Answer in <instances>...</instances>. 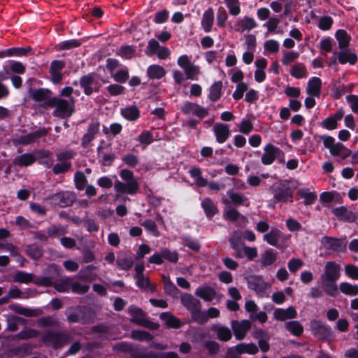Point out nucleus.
Listing matches in <instances>:
<instances>
[{"instance_id":"e2e57ef3","label":"nucleus","mask_w":358,"mask_h":358,"mask_svg":"<svg viewBox=\"0 0 358 358\" xmlns=\"http://www.w3.org/2000/svg\"><path fill=\"white\" fill-rule=\"evenodd\" d=\"M298 193L301 198L304 199V203L306 205L312 204L317 198L315 194L313 192H310L307 189H301Z\"/></svg>"},{"instance_id":"f3484780","label":"nucleus","mask_w":358,"mask_h":358,"mask_svg":"<svg viewBox=\"0 0 358 358\" xmlns=\"http://www.w3.org/2000/svg\"><path fill=\"white\" fill-rule=\"evenodd\" d=\"M8 308L15 313L22 315L26 317H38L43 314V311L39 308L31 309L22 307L17 304H10Z\"/></svg>"},{"instance_id":"a19ab883","label":"nucleus","mask_w":358,"mask_h":358,"mask_svg":"<svg viewBox=\"0 0 358 358\" xmlns=\"http://www.w3.org/2000/svg\"><path fill=\"white\" fill-rule=\"evenodd\" d=\"M71 278H65L57 280L53 282L52 287L59 292H68L71 287Z\"/></svg>"},{"instance_id":"ea45409f","label":"nucleus","mask_w":358,"mask_h":358,"mask_svg":"<svg viewBox=\"0 0 358 358\" xmlns=\"http://www.w3.org/2000/svg\"><path fill=\"white\" fill-rule=\"evenodd\" d=\"M201 206L208 217H212L218 212L217 208L209 198L203 199L202 201Z\"/></svg>"},{"instance_id":"6e6d98bb","label":"nucleus","mask_w":358,"mask_h":358,"mask_svg":"<svg viewBox=\"0 0 358 358\" xmlns=\"http://www.w3.org/2000/svg\"><path fill=\"white\" fill-rule=\"evenodd\" d=\"M141 224L148 231H150L153 236L158 237L160 233L157 229V224L152 220H146L141 222Z\"/></svg>"},{"instance_id":"ddd939ff","label":"nucleus","mask_w":358,"mask_h":358,"mask_svg":"<svg viewBox=\"0 0 358 358\" xmlns=\"http://www.w3.org/2000/svg\"><path fill=\"white\" fill-rule=\"evenodd\" d=\"M341 275V266L336 262H327L321 277L338 280Z\"/></svg>"},{"instance_id":"3c124183","label":"nucleus","mask_w":358,"mask_h":358,"mask_svg":"<svg viewBox=\"0 0 358 358\" xmlns=\"http://www.w3.org/2000/svg\"><path fill=\"white\" fill-rule=\"evenodd\" d=\"M13 280L20 283H29L34 280V275L24 271H17L13 275Z\"/></svg>"},{"instance_id":"58836bf2","label":"nucleus","mask_w":358,"mask_h":358,"mask_svg":"<svg viewBox=\"0 0 358 358\" xmlns=\"http://www.w3.org/2000/svg\"><path fill=\"white\" fill-rule=\"evenodd\" d=\"M26 253L31 259L37 260L43 256V250L35 244L28 245L26 247Z\"/></svg>"},{"instance_id":"338daca9","label":"nucleus","mask_w":358,"mask_h":358,"mask_svg":"<svg viewBox=\"0 0 358 358\" xmlns=\"http://www.w3.org/2000/svg\"><path fill=\"white\" fill-rule=\"evenodd\" d=\"M276 260V255L271 250H266L262 255V264L264 266L271 265Z\"/></svg>"},{"instance_id":"39448f33","label":"nucleus","mask_w":358,"mask_h":358,"mask_svg":"<svg viewBox=\"0 0 358 358\" xmlns=\"http://www.w3.org/2000/svg\"><path fill=\"white\" fill-rule=\"evenodd\" d=\"M321 243L324 249L336 252H343L347 248L345 238H338L325 236L322 238Z\"/></svg>"},{"instance_id":"79ce46f5","label":"nucleus","mask_w":358,"mask_h":358,"mask_svg":"<svg viewBox=\"0 0 358 358\" xmlns=\"http://www.w3.org/2000/svg\"><path fill=\"white\" fill-rule=\"evenodd\" d=\"M280 231L277 228H273L268 234L264 236V240L268 244L276 246L279 242Z\"/></svg>"},{"instance_id":"0e129e2a","label":"nucleus","mask_w":358,"mask_h":358,"mask_svg":"<svg viewBox=\"0 0 358 358\" xmlns=\"http://www.w3.org/2000/svg\"><path fill=\"white\" fill-rule=\"evenodd\" d=\"M229 13L232 15H238L241 13L240 3L238 0H224Z\"/></svg>"},{"instance_id":"4d7b16f0","label":"nucleus","mask_w":358,"mask_h":358,"mask_svg":"<svg viewBox=\"0 0 358 358\" xmlns=\"http://www.w3.org/2000/svg\"><path fill=\"white\" fill-rule=\"evenodd\" d=\"M163 262L169 261L171 263H176L178 259V254L175 251H171L168 248H164L161 250Z\"/></svg>"},{"instance_id":"49530a36","label":"nucleus","mask_w":358,"mask_h":358,"mask_svg":"<svg viewBox=\"0 0 358 358\" xmlns=\"http://www.w3.org/2000/svg\"><path fill=\"white\" fill-rule=\"evenodd\" d=\"M286 329L293 335L299 336L303 334V327L299 321L294 320L285 323Z\"/></svg>"},{"instance_id":"5701e85b","label":"nucleus","mask_w":358,"mask_h":358,"mask_svg":"<svg viewBox=\"0 0 358 358\" xmlns=\"http://www.w3.org/2000/svg\"><path fill=\"white\" fill-rule=\"evenodd\" d=\"M211 329L216 332L217 338L221 341H229L232 337L230 329L227 327L215 324L212 326Z\"/></svg>"},{"instance_id":"423d86ee","label":"nucleus","mask_w":358,"mask_h":358,"mask_svg":"<svg viewBox=\"0 0 358 358\" xmlns=\"http://www.w3.org/2000/svg\"><path fill=\"white\" fill-rule=\"evenodd\" d=\"M178 64L183 69L187 79L195 80L200 73L199 68L194 65L186 55L178 58Z\"/></svg>"},{"instance_id":"e433bc0d","label":"nucleus","mask_w":358,"mask_h":358,"mask_svg":"<svg viewBox=\"0 0 358 358\" xmlns=\"http://www.w3.org/2000/svg\"><path fill=\"white\" fill-rule=\"evenodd\" d=\"M36 161L35 157L32 154H23L17 156L13 161V164L19 166H27L32 164Z\"/></svg>"},{"instance_id":"8fccbe9b","label":"nucleus","mask_w":358,"mask_h":358,"mask_svg":"<svg viewBox=\"0 0 358 358\" xmlns=\"http://www.w3.org/2000/svg\"><path fill=\"white\" fill-rule=\"evenodd\" d=\"M339 289L342 293L346 295L356 296L358 294V285L349 282H341Z\"/></svg>"},{"instance_id":"774afa93","label":"nucleus","mask_w":358,"mask_h":358,"mask_svg":"<svg viewBox=\"0 0 358 358\" xmlns=\"http://www.w3.org/2000/svg\"><path fill=\"white\" fill-rule=\"evenodd\" d=\"M290 73L292 76L296 78H301L306 77V68L303 64L294 65L292 67Z\"/></svg>"},{"instance_id":"09e8293b","label":"nucleus","mask_w":358,"mask_h":358,"mask_svg":"<svg viewBox=\"0 0 358 358\" xmlns=\"http://www.w3.org/2000/svg\"><path fill=\"white\" fill-rule=\"evenodd\" d=\"M131 338L138 341H150L153 339V336L145 331L133 330L131 332Z\"/></svg>"},{"instance_id":"bf43d9fd","label":"nucleus","mask_w":358,"mask_h":358,"mask_svg":"<svg viewBox=\"0 0 358 358\" xmlns=\"http://www.w3.org/2000/svg\"><path fill=\"white\" fill-rule=\"evenodd\" d=\"M75 185L78 190H83L87 184V180L83 172L78 171L74 176Z\"/></svg>"},{"instance_id":"13d9d810","label":"nucleus","mask_w":358,"mask_h":358,"mask_svg":"<svg viewBox=\"0 0 358 358\" xmlns=\"http://www.w3.org/2000/svg\"><path fill=\"white\" fill-rule=\"evenodd\" d=\"M31 48L30 47L27 48H10L6 51V57L10 56H24L26 55L27 53L31 52Z\"/></svg>"},{"instance_id":"f257e3e1","label":"nucleus","mask_w":358,"mask_h":358,"mask_svg":"<svg viewBox=\"0 0 358 358\" xmlns=\"http://www.w3.org/2000/svg\"><path fill=\"white\" fill-rule=\"evenodd\" d=\"M75 100L71 98L70 101L63 99L59 97H52L45 102H43L42 106L45 108H55L53 111V115L62 118L70 117L74 112Z\"/></svg>"},{"instance_id":"473e14b6","label":"nucleus","mask_w":358,"mask_h":358,"mask_svg":"<svg viewBox=\"0 0 358 358\" xmlns=\"http://www.w3.org/2000/svg\"><path fill=\"white\" fill-rule=\"evenodd\" d=\"M162 278L164 282V290L165 294L170 295L173 297H177L180 293V290L171 281L169 277L162 275Z\"/></svg>"},{"instance_id":"a211bd4d","label":"nucleus","mask_w":358,"mask_h":358,"mask_svg":"<svg viewBox=\"0 0 358 358\" xmlns=\"http://www.w3.org/2000/svg\"><path fill=\"white\" fill-rule=\"evenodd\" d=\"M273 315L275 319L279 321H285L288 319H294L296 317L297 313L293 306H290L287 309L278 308L275 309Z\"/></svg>"},{"instance_id":"cd10ccee","label":"nucleus","mask_w":358,"mask_h":358,"mask_svg":"<svg viewBox=\"0 0 358 358\" xmlns=\"http://www.w3.org/2000/svg\"><path fill=\"white\" fill-rule=\"evenodd\" d=\"M97 270V267L93 265H89L85 268H83L79 272V278L83 280L93 281L97 278V274L94 271Z\"/></svg>"},{"instance_id":"f704fd0d","label":"nucleus","mask_w":358,"mask_h":358,"mask_svg":"<svg viewBox=\"0 0 358 358\" xmlns=\"http://www.w3.org/2000/svg\"><path fill=\"white\" fill-rule=\"evenodd\" d=\"M330 153L334 156H339L345 159L351 155V150L345 148L342 143H337L331 149Z\"/></svg>"},{"instance_id":"c756f323","label":"nucleus","mask_w":358,"mask_h":358,"mask_svg":"<svg viewBox=\"0 0 358 358\" xmlns=\"http://www.w3.org/2000/svg\"><path fill=\"white\" fill-rule=\"evenodd\" d=\"M53 196L56 200L59 201V204L62 207L71 206L75 200L74 195L69 192L58 193L55 194Z\"/></svg>"},{"instance_id":"7ed1b4c3","label":"nucleus","mask_w":358,"mask_h":358,"mask_svg":"<svg viewBox=\"0 0 358 358\" xmlns=\"http://www.w3.org/2000/svg\"><path fill=\"white\" fill-rule=\"evenodd\" d=\"M41 340L45 345L57 349L68 344L71 341V336L63 332L48 331L43 334Z\"/></svg>"},{"instance_id":"c9c22d12","label":"nucleus","mask_w":358,"mask_h":358,"mask_svg":"<svg viewBox=\"0 0 358 358\" xmlns=\"http://www.w3.org/2000/svg\"><path fill=\"white\" fill-rule=\"evenodd\" d=\"M236 351L238 354L248 353L255 355L258 352L259 349L255 343H240L235 347Z\"/></svg>"},{"instance_id":"de8ad7c7","label":"nucleus","mask_w":358,"mask_h":358,"mask_svg":"<svg viewBox=\"0 0 358 358\" xmlns=\"http://www.w3.org/2000/svg\"><path fill=\"white\" fill-rule=\"evenodd\" d=\"M336 39L338 41V46L341 49L345 48L348 46L350 36L345 30L340 29L336 33Z\"/></svg>"},{"instance_id":"bb28decb","label":"nucleus","mask_w":358,"mask_h":358,"mask_svg":"<svg viewBox=\"0 0 358 358\" xmlns=\"http://www.w3.org/2000/svg\"><path fill=\"white\" fill-rule=\"evenodd\" d=\"M322 81L319 78L314 77L309 80L307 92L309 95L319 96L321 92Z\"/></svg>"},{"instance_id":"c03bdc74","label":"nucleus","mask_w":358,"mask_h":358,"mask_svg":"<svg viewBox=\"0 0 358 358\" xmlns=\"http://www.w3.org/2000/svg\"><path fill=\"white\" fill-rule=\"evenodd\" d=\"M222 83L221 81H217L214 83L210 88L209 93V99L212 101H217L222 94Z\"/></svg>"},{"instance_id":"b1692460","label":"nucleus","mask_w":358,"mask_h":358,"mask_svg":"<svg viewBox=\"0 0 358 358\" xmlns=\"http://www.w3.org/2000/svg\"><path fill=\"white\" fill-rule=\"evenodd\" d=\"M31 99L36 102L47 101L51 99L52 92L48 89H38L30 91Z\"/></svg>"},{"instance_id":"412c9836","label":"nucleus","mask_w":358,"mask_h":358,"mask_svg":"<svg viewBox=\"0 0 358 358\" xmlns=\"http://www.w3.org/2000/svg\"><path fill=\"white\" fill-rule=\"evenodd\" d=\"M344 115V112L342 109L338 110L333 116L329 117L324 120L321 125L329 130L335 129L337 127V122L341 120Z\"/></svg>"},{"instance_id":"c85d7f7f","label":"nucleus","mask_w":358,"mask_h":358,"mask_svg":"<svg viewBox=\"0 0 358 358\" xmlns=\"http://www.w3.org/2000/svg\"><path fill=\"white\" fill-rule=\"evenodd\" d=\"M214 23V13L213 10L210 8L205 11L202 20L201 24L206 32H210Z\"/></svg>"},{"instance_id":"dca6fc26","label":"nucleus","mask_w":358,"mask_h":358,"mask_svg":"<svg viewBox=\"0 0 358 358\" xmlns=\"http://www.w3.org/2000/svg\"><path fill=\"white\" fill-rule=\"evenodd\" d=\"M337 280L336 279L320 277L322 287L324 292L330 296L334 297L339 293L336 284Z\"/></svg>"},{"instance_id":"0eeeda50","label":"nucleus","mask_w":358,"mask_h":358,"mask_svg":"<svg viewBox=\"0 0 358 358\" xmlns=\"http://www.w3.org/2000/svg\"><path fill=\"white\" fill-rule=\"evenodd\" d=\"M48 129L46 128H40L37 131L29 133L24 136H21L13 140L15 145H27L38 141L42 137L47 136Z\"/></svg>"},{"instance_id":"a878e982","label":"nucleus","mask_w":358,"mask_h":358,"mask_svg":"<svg viewBox=\"0 0 358 358\" xmlns=\"http://www.w3.org/2000/svg\"><path fill=\"white\" fill-rule=\"evenodd\" d=\"M357 59L356 54L351 52L348 49L341 51L338 55V60L341 64L348 62L351 65H354L357 62Z\"/></svg>"},{"instance_id":"2f4dec72","label":"nucleus","mask_w":358,"mask_h":358,"mask_svg":"<svg viewBox=\"0 0 358 358\" xmlns=\"http://www.w3.org/2000/svg\"><path fill=\"white\" fill-rule=\"evenodd\" d=\"M228 195L231 199V203L235 206L243 205L248 207L250 205L248 199L240 193L229 191L228 192Z\"/></svg>"},{"instance_id":"052dcab7","label":"nucleus","mask_w":358,"mask_h":358,"mask_svg":"<svg viewBox=\"0 0 358 358\" xmlns=\"http://www.w3.org/2000/svg\"><path fill=\"white\" fill-rule=\"evenodd\" d=\"M229 242L233 249H240V248L243 245L241 233L239 231H234L229 239Z\"/></svg>"},{"instance_id":"4be33fe9","label":"nucleus","mask_w":358,"mask_h":358,"mask_svg":"<svg viewBox=\"0 0 358 358\" xmlns=\"http://www.w3.org/2000/svg\"><path fill=\"white\" fill-rule=\"evenodd\" d=\"M80 84L84 89L85 94L90 95L94 90V86L96 85V81L95 80L93 75L89 74L83 76L80 78Z\"/></svg>"},{"instance_id":"4468645a","label":"nucleus","mask_w":358,"mask_h":358,"mask_svg":"<svg viewBox=\"0 0 358 358\" xmlns=\"http://www.w3.org/2000/svg\"><path fill=\"white\" fill-rule=\"evenodd\" d=\"M182 111L185 114L192 113L198 117L203 118L208 115V111L197 103L186 102L182 108Z\"/></svg>"},{"instance_id":"aec40b11","label":"nucleus","mask_w":358,"mask_h":358,"mask_svg":"<svg viewBox=\"0 0 358 358\" xmlns=\"http://www.w3.org/2000/svg\"><path fill=\"white\" fill-rule=\"evenodd\" d=\"M333 213L341 220L345 222H353L357 220V216L345 207L341 206L333 209Z\"/></svg>"},{"instance_id":"2eb2a0df","label":"nucleus","mask_w":358,"mask_h":358,"mask_svg":"<svg viewBox=\"0 0 358 358\" xmlns=\"http://www.w3.org/2000/svg\"><path fill=\"white\" fill-rule=\"evenodd\" d=\"M196 296L202 299L205 301H212L217 296L215 289L208 285H204L198 287L195 291Z\"/></svg>"},{"instance_id":"9d476101","label":"nucleus","mask_w":358,"mask_h":358,"mask_svg":"<svg viewBox=\"0 0 358 358\" xmlns=\"http://www.w3.org/2000/svg\"><path fill=\"white\" fill-rule=\"evenodd\" d=\"M311 329L313 334L320 340L327 339L331 336V328L320 321L314 320L311 322Z\"/></svg>"},{"instance_id":"5fc2aeb1","label":"nucleus","mask_w":358,"mask_h":358,"mask_svg":"<svg viewBox=\"0 0 358 358\" xmlns=\"http://www.w3.org/2000/svg\"><path fill=\"white\" fill-rule=\"evenodd\" d=\"M66 233V229L62 226L52 225L47 229V235L50 238L60 236Z\"/></svg>"},{"instance_id":"20e7f679","label":"nucleus","mask_w":358,"mask_h":358,"mask_svg":"<svg viewBox=\"0 0 358 358\" xmlns=\"http://www.w3.org/2000/svg\"><path fill=\"white\" fill-rule=\"evenodd\" d=\"M128 311L131 317L130 319L131 322L152 330H156L159 327L158 323L152 322L147 317L142 309L131 306Z\"/></svg>"},{"instance_id":"7c9ffc66","label":"nucleus","mask_w":358,"mask_h":358,"mask_svg":"<svg viewBox=\"0 0 358 358\" xmlns=\"http://www.w3.org/2000/svg\"><path fill=\"white\" fill-rule=\"evenodd\" d=\"M121 115L129 121H135L140 116V111L135 105L126 107L121 110Z\"/></svg>"},{"instance_id":"f8f14e48","label":"nucleus","mask_w":358,"mask_h":358,"mask_svg":"<svg viewBox=\"0 0 358 358\" xmlns=\"http://www.w3.org/2000/svg\"><path fill=\"white\" fill-rule=\"evenodd\" d=\"M100 123L99 122H92L87 129V132L82 138V146L87 148L94 140L96 135L99 133Z\"/></svg>"},{"instance_id":"9b49d317","label":"nucleus","mask_w":358,"mask_h":358,"mask_svg":"<svg viewBox=\"0 0 358 358\" xmlns=\"http://www.w3.org/2000/svg\"><path fill=\"white\" fill-rule=\"evenodd\" d=\"M281 152V150L278 148H276L271 143L267 144L264 148V153L262 156V162L264 165H269L275 161V158L280 155Z\"/></svg>"},{"instance_id":"37998d69","label":"nucleus","mask_w":358,"mask_h":358,"mask_svg":"<svg viewBox=\"0 0 358 358\" xmlns=\"http://www.w3.org/2000/svg\"><path fill=\"white\" fill-rule=\"evenodd\" d=\"M274 198L278 201L285 202L287 201H292V192L289 188L278 189L275 190Z\"/></svg>"},{"instance_id":"72a5a7b5","label":"nucleus","mask_w":358,"mask_h":358,"mask_svg":"<svg viewBox=\"0 0 358 358\" xmlns=\"http://www.w3.org/2000/svg\"><path fill=\"white\" fill-rule=\"evenodd\" d=\"M148 76L150 79H160L166 74V70L161 66L154 64L148 68Z\"/></svg>"},{"instance_id":"f03ea898","label":"nucleus","mask_w":358,"mask_h":358,"mask_svg":"<svg viewBox=\"0 0 358 358\" xmlns=\"http://www.w3.org/2000/svg\"><path fill=\"white\" fill-rule=\"evenodd\" d=\"M180 301L182 306L190 312L192 319L199 324H203L206 317L205 312L201 310V301L188 293L182 294Z\"/></svg>"},{"instance_id":"1a4fd4ad","label":"nucleus","mask_w":358,"mask_h":358,"mask_svg":"<svg viewBox=\"0 0 358 358\" xmlns=\"http://www.w3.org/2000/svg\"><path fill=\"white\" fill-rule=\"evenodd\" d=\"M114 189L116 192L120 194L134 195L138 192L139 185L137 180L125 182L117 180L114 184Z\"/></svg>"},{"instance_id":"6e6552de","label":"nucleus","mask_w":358,"mask_h":358,"mask_svg":"<svg viewBox=\"0 0 358 358\" xmlns=\"http://www.w3.org/2000/svg\"><path fill=\"white\" fill-rule=\"evenodd\" d=\"M231 326L236 338L237 340H242L246 336L248 331L251 329L252 324L248 320L242 321L232 320Z\"/></svg>"},{"instance_id":"680f3d73","label":"nucleus","mask_w":358,"mask_h":358,"mask_svg":"<svg viewBox=\"0 0 358 358\" xmlns=\"http://www.w3.org/2000/svg\"><path fill=\"white\" fill-rule=\"evenodd\" d=\"M133 358H162V352L153 351L146 352L138 349V352H135L133 354Z\"/></svg>"},{"instance_id":"69168bd1","label":"nucleus","mask_w":358,"mask_h":358,"mask_svg":"<svg viewBox=\"0 0 358 358\" xmlns=\"http://www.w3.org/2000/svg\"><path fill=\"white\" fill-rule=\"evenodd\" d=\"M38 336V331L35 329H29L21 331L15 336V338L21 340L36 338Z\"/></svg>"},{"instance_id":"603ef678","label":"nucleus","mask_w":358,"mask_h":358,"mask_svg":"<svg viewBox=\"0 0 358 358\" xmlns=\"http://www.w3.org/2000/svg\"><path fill=\"white\" fill-rule=\"evenodd\" d=\"M113 349L120 352H129L131 358H133V354L138 351V348H134L132 345L125 342L117 343L113 347Z\"/></svg>"},{"instance_id":"6ab92c4d","label":"nucleus","mask_w":358,"mask_h":358,"mask_svg":"<svg viewBox=\"0 0 358 358\" xmlns=\"http://www.w3.org/2000/svg\"><path fill=\"white\" fill-rule=\"evenodd\" d=\"M213 131L216 140L220 143L225 142L230 134L229 127L222 123L215 124L213 127Z\"/></svg>"},{"instance_id":"a18cd8bd","label":"nucleus","mask_w":358,"mask_h":358,"mask_svg":"<svg viewBox=\"0 0 358 358\" xmlns=\"http://www.w3.org/2000/svg\"><path fill=\"white\" fill-rule=\"evenodd\" d=\"M160 317L165 321L166 325L169 327L177 329L181 326L180 320L170 313H162Z\"/></svg>"},{"instance_id":"864d4df0","label":"nucleus","mask_w":358,"mask_h":358,"mask_svg":"<svg viewBox=\"0 0 358 358\" xmlns=\"http://www.w3.org/2000/svg\"><path fill=\"white\" fill-rule=\"evenodd\" d=\"M24 319L15 315H10L7 318V329L8 331H15L18 329V322H24Z\"/></svg>"},{"instance_id":"4c0bfd02","label":"nucleus","mask_w":358,"mask_h":358,"mask_svg":"<svg viewBox=\"0 0 358 358\" xmlns=\"http://www.w3.org/2000/svg\"><path fill=\"white\" fill-rule=\"evenodd\" d=\"M257 26L255 21L249 17H245L236 23L237 31H243L245 30H250Z\"/></svg>"},{"instance_id":"393cba45","label":"nucleus","mask_w":358,"mask_h":358,"mask_svg":"<svg viewBox=\"0 0 358 358\" xmlns=\"http://www.w3.org/2000/svg\"><path fill=\"white\" fill-rule=\"evenodd\" d=\"M116 264L120 269L128 271L133 266L134 259L127 253H121L117 256Z\"/></svg>"}]
</instances>
